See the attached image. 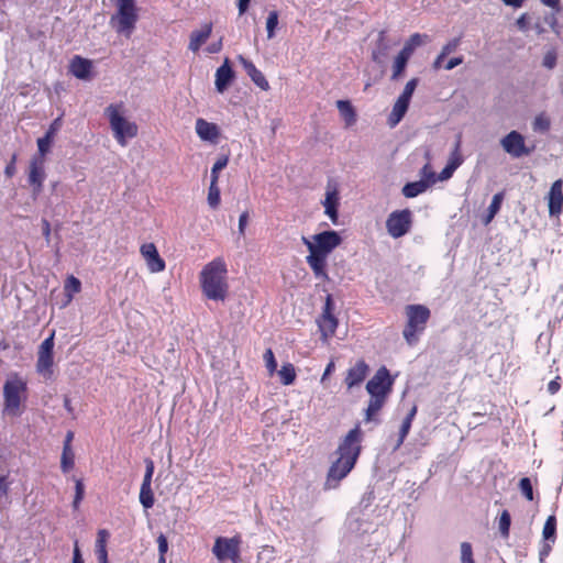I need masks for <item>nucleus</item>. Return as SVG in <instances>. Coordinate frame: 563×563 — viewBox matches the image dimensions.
Returning a JSON list of instances; mask_svg holds the SVG:
<instances>
[{
  "instance_id": "nucleus-1",
  "label": "nucleus",
  "mask_w": 563,
  "mask_h": 563,
  "mask_svg": "<svg viewBox=\"0 0 563 563\" xmlns=\"http://www.w3.org/2000/svg\"><path fill=\"white\" fill-rule=\"evenodd\" d=\"M342 242L341 236L335 231H323L312 235L311 240L302 236V243L307 246L309 255L307 263L318 278H328L325 271L327 258L329 254Z\"/></svg>"
},
{
  "instance_id": "nucleus-2",
  "label": "nucleus",
  "mask_w": 563,
  "mask_h": 563,
  "mask_svg": "<svg viewBox=\"0 0 563 563\" xmlns=\"http://www.w3.org/2000/svg\"><path fill=\"white\" fill-rule=\"evenodd\" d=\"M361 437L360 427H355L349 431L340 443L338 448L339 457L333 462L328 473V486H335L352 471L361 452Z\"/></svg>"
},
{
  "instance_id": "nucleus-3",
  "label": "nucleus",
  "mask_w": 563,
  "mask_h": 563,
  "mask_svg": "<svg viewBox=\"0 0 563 563\" xmlns=\"http://www.w3.org/2000/svg\"><path fill=\"white\" fill-rule=\"evenodd\" d=\"M227 265L220 257L208 263L200 273L202 292L208 299L223 301L229 291Z\"/></svg>"
},
{
  "instance_id": "nucleus-4",
  "label": "nucleus",
  "mask_w": 563,
  "mask_h": 563,
  "mask_svg": "<svg viewBox=\"0 0 563 563\" xmlns=\"http://www.w3.org/2000/svg\"><path fill=\"white\" fill-rule=\"evenodd\" d=\"M26 382L18 374H11L3 385V413L21 416L22 404L26 399Z\"/></svg>"
},
{
  "instance_id": "nucleus-5",
  "label": "nucleus",
  "mask_w": 563,
  "mask_h": 563,
  "mask_svg": "<svg viewBox=\"0 0 563 563\" xmlns=\"http://www.w3.org/2000/svg\"><path fill=\"white\" fill-rule=\"evenodd\" d=\"M106 114L113 135L121 146H125L129 139L136 136L137 125L123 115L122 104H110L106 109Z\"/></svg>"
},
{
  "instance_id": "nucleus-6",
  "label": "nucleus",
  "mask_w": 563,
  "mask_h": 563,
  "mask_svg": "<svg viewBox=\"0 0 563 563\" xmlns=\"http://www.w3.org/2000/svg\"><path fill=\"white\" fill-rule=\"evenodd\" d=\"M117 12L111 16L110 24L117 33L130 37L139 19L134 0H114Z\"/></svg>"
},
{
  "instance_id": "nucleus-7",
  "label": "nucleus",
  "mask_w": 563,
  "mask_h": 563,
  "mask_svg": "<svg viewBox=\"0 0 563 563\" xmlns=\"http://www.w3.org/2000/svg\"><path fill=\"white\" fill-rule=\"evenodd\" d=\"M407 324L404 338L409 345L417 342V334L422 332L430 318V310L423 305H409L406 307Z\"/></svg>"
},
{
  "instance_id": "nucleus-8",
  "label": "nucleus",
  "mask_w": 563,
  "mask_h": 563,
  "mask_svg": "<svg viewBox=\"0 0 563 563\" xmlns=\"http://www.w3.org/2000/svg\"><path fill=\"white\" fill-rule=\"evenodd\" d=\"M240 538H218L214 542L212 552L217 556V559L221 562L230 560L234 563H238L240 560Z\"/></svg>"
},
{
  "instance_id": "nucleus-9",
  "label": "nucleus",
  "mask_w": 563,
  "mask_h": 563,
  "mask_svg": "<svg viewBox=\"0 0 563 563\" xmlns=\"http://www.w3.org/2000/svg\"><path fill=\"white\" fill-rule=\"evenodd\" d=\"M411 224V212L408 209L391 212L386 221V228L390 236L397 239L405 235Z\"/></svg>"
},
{
  "instance_id": "nucleus-10",
  "label": "nucleus",
  "mask_w": 563,
  "mask_h": 563,
  "mask_svg": "<svg viewBox=\"0 0 563 563\" xmlns=\"http://www.w3.org/2000/svg\"><path fill=\"white\" fill-rule=\"evenodd\" d=\"M53 349L54 333H52L41 343L37 351L36 369L44 377H49L52 375V367L54 363Z\"/></svg>"
},
{
  "instance_id": "nucleus-11",
  "label": "nucleus",
  "mask_w": 563,
  "mask_h": 563,
  "mask_svg": "<svg viewBox=\"0 0 563 563\" xmlns=\"http://www.w3.org/2000/svg\"><path fill=\"white\" fill-rule=\"evenodd\" d=\"M503 150L515 158L529 155L532 150L527 147L525 137L517 131H511L500 140Z\"/></svg>"
},
{
  "instance_id": "nucleus-12",
  "label": "nucleus",
  "mask_w": 563,
  "mask_h": 563,
  "mask_svg": "<svg viewBox=\"0 0 563 563\" xmlns=\"http://www.w3.org/2000/svg\"><path fill=\"white\" fill-rule=\"evenodd\" d=\"M393 380L386 367H380L375 375L367 382L366 390L371 396L387 397Z\"/></svg>"
},
{
  "instance_id": "nucleus-13",
  "label": "nucleus",
  "mask_w": 563,
  "mask_h": 563,
  "mask_svg": "<svg viewBox=\"0 0 563 563\" xmlns=\"http://www.w3.org/2000/svg\"><path fill=\"white\" fill-rule=\"evenodd\" d=\"M140 251L151 273H159L165 269V262L153 243L143 244Z\"/></svg>"
},
{
  "instance_id": "nucleus-14",
  "label": "nucleus",
  "mask_w": 563,
  "mask_h": 563,
  "mask_svg": "<svg viewBox=\"0 0 563 563\" xmlns=\"http://www.w3.org/2000/svg\"><path fill=\"white\" fill-rule=\"evenodd\" d=\"M318 324L324 341L334 334L338 327V321L332 314L330 298H328L324 305L323 312L318 321Z\"/></svg>"
},
{
  "instance_id": "nucleus-15",
  "label": "nucleus",
  "mask_w": 563,
  "mask_h": 563,
  "mask_svg": "<svg viewBox=\"0 0 563 563\" xmlns=\"http://www.w3.org/2000/svg\"><path fill=\"white\" fill-rule=\"evenodd\" d=\"M369 371L368 365L363 360H358L352 367L347 369L346 377L344 379L345 385L349 389L358 386L367 376Z\"/></svg>"
},
{
  "instance_id": "nucleus-16",
  "label": "nucleus",
  "mask_w": 563,
  "mask_h": 563,
  "mask_svg": "<svg viewBox=\"0 0 563 563\" xmlns=\"http://www.w3.org/2000/svg\"><path fill=\"white\" fill-rule=\"evenodd\" d=\"M324 213L333 223L338 221L339 192L335 186L328 184L323 200Z\"/></svg>"
},
{
  "instance_id": "nucleus-17",
  "label": "nucleus",
  "mask_w": 563,
  "mask_h": 563,
  "mask_svg": "<svg viewBox=\"0 0 563 563\" xmlns=\"http://www.w3.org/2000/svg\"><path fill=\"white\" fill-rule=\"evenodd\" d=\"M196 133L202 140L216 144L220 132L217 124L206 121L205 119L196 120Z\"/></svg>"
},
{
  "instance_id": "nucleus-18",
  "label": "nucleus",
  "mask_w": 563,
  "mask_h": 563,
  "mask_svg": "<svg viewBox=\"0 0 563 563\" xmlns=\"http://www.w3.org/2000/svg\"><path fill=\"white\" fill-rule=\"evenodd\" d=\"M234 78V71L230 66V62L228 58L224 59V63L217 69L216 71V88L217 91L222 93L227 90L229 85Z\"/></svg>"
},
{
  "instance_id": "nucleus-19",
  "label": "nucleus",
  "mask_w": 563,
  "mask_h": 563,
  "mask_svg": "<svg viewBox=\"0 0 563 563\" xmlns=\"http://www.w3.org/2000/svg\"><path fill=\"white\" fill-rule=\"evenodd\" d=\"M239 60L242 64L246 74L250 76V78L257 87H260L263 90H267L269 88L268 81L266 80L262 71H260L251 60L244 58L242 55L239 56Z\"/></svg>"
},
{
  "instance_id": "nucleus-20",
  "label": "nucleus",
  "mask_w": 563,
  "mask_h": 563,
  "mask_svg": "<svg viewBox=\"0 0 563 563\" xmlns=\"http://www.w3.org/2000/svg\"><path fill=\"white\" fill-rule=\"evenodd\" d=\"M563 203V187L562 181L556 180L549 192V212L551 216L559 214L562 210Z\"/></svg>"
},
{
  "instance_id": "nucleus-21",
  "label": "nucleus",
  "mask_w": 563,
  "mask_h": 563,
  "mask_svg": "<svg viewBox=\"0 0 563 563\" xmlns=\"http://www.w3.org/2000/svg\"><path fill=\"white\" fill-rule=\"evenodd\" d=\"M92 68V63L89 59L80 56H75L70 60L69 70L78 79H88Z\"/></svg>"
},
{
  "instance_id": "nucleus-22",
  "label": "nucleus",
  "mask_w": 563,
  "mask_h": 563,
  "mask_svg": "<svg viewBox=\"0 0 563 563\" xmlns=\"http://www.w3.org/2000/svg\"><path fill=\"white\" fill-rule=\"evenodd\" d=\"M212 31L211 23H205L200 30L194 31L190 35L189 49L197 52L200 46L208 40Z\"/></svg>"
},
{
  "instance_id": "nucleus-23",
  "label": "nucleus",
  "mask_w": 563,
  "mask_h": 563,
  "mask_svg": "<svg viewBox=\"0 0 563 563\" xmlns=\"http://www.w3.org/2000/svg\"><path fill=\"white\" fill-rule=\"evenodd\" d=\"M45 178L42 162L33 159L30 165L29 181L34 186V192L38 194L42 189V184Z\"/></svg>"
},
{
  "instance_id": "nucleus-24",
  "label": "nucleus",
  "mask_w": 563,
  "mask_h": 563,
  "mask_svg": "<svg viewBox=\"0 0 563 563\" xmlns=\"http://www.w3.org/2000/svg\"><path fill=\"white\" fill-rule=\"evenodd\" d=\"M390 47V44L385 38V32H380L376 42V46L372 53L373 60L378 64H384Z\"/></svg>"
},
{
  "instance_id": "nucleus-25",
  "label": "nucleus",
  "mask_w": 563,
  "mask_h": 563,
  "mask_svg": "<svg viewBox=\"0 0 563 563\" xmlns=\"http://www.w3.org/2000/svg\"><path fill=\"white\" fill-rule=\"evenodd\" d=\"M408 107H409L408 101H405L399 98L396 100V102L393 107V110L388 117V124L390 128L396 126L401 121V119L404 118V115L406 114V112L408 110Z\"/></svg>"
},
{
  "instance_id": "nucleus-26",
  "label": "nucleus",
  "mask_w": 563,
  "mask_h": 563,
  "mask_svg": "<svg viewBox=\"0 0 563 563\" xmlns=\"http://www.w3.org/2000/svg\"><path fill=\"white\" fill-rule=\"evenodd\" d=\"M109 536L110 534L106 529H101L98 531L95 552L99 563H104L106 559H108L107 541L109 539Z\"/></svg>"
},
{
  "instance_id": "nucleus-27",
  "label": "nucleus",
  "mask_w": 563,
  "mask_h": 563,
  "mask_svg": "<svg viewBox=\"0 0 563 563\" xmlns=\"http://www.w3.org/2000/svg\"><path fill=\"white\" fill-rule=\"evenodd\" d=\"M430 186H428V181L418 180L413 183H408L402 187V195L406 198H415L420 194H423Z\"/></svg>"
},
{
  "instance_id": "nucleus-28",
  "label": "nucleus",
  "mask_w": 563,
  "mask_h": 563,
  "mask_svg": "<svg viewBox=\"0 0 563 563\" xmlns=\"http://www.w3.org/2000/svg\"><path fill=\"white\" fill-rule=\"evenodd\" d=\"M336 108H338L341 117L344 119L346 125H352L355 123L356 114H355V111L350 101L338 100Z\"/></svg>"
},
{
  "instance_id": "nucleus-29",
  "label": "nucleus",
  "mask_w": 563,
  "mask_h": 563,
  "mask_svg": "<svg viewBox=\"0 0 563 563\" xmlns=\"http://www.w3.org/2000/svg\"><path fill=\"white\" fill-rule=\"evenodd\" d=\"M503 200H504L503 192H498V194L494 195L492 202L488 207L487 214L483 219V223L485 225L489 224L493 221V219L495 218V216L498 213V211L500 210Z\"/></svg>"
},
{
  "instance_id": "nucleus-30",
  "label": "nucleus",
  "mask_w": 563,
  "mask_h": 563,
  "mask_svg": "<svg viewBox=\"0 0 563 563\" xmlns=\"http://www.w3.org/2000/svg\"><path fill=\"white\" fill-rule=\"evenodd\" d=\"M386 401V397L382 396H371L368 401V406L366 409V421H371L373 416H375L384 406Z\"/></svg>"
},
{
  "instance_id": "nucleus-31",
  "label": "nucleus",
  "mask_w": 563,
  "mask_h": 563,
  "mask_svg": "<svg viewBox=\"0 0 563 563\" xmlns=\"http://www.w3.org/2000/svg\"><path fill=\"white\" fill-rule=\"evenodd\" d=\"M278 375L283 385H291L296 379V369L292 364L287 363L278 371Z\"/></svg>"
},
{
  "instance_id": "nucleus-32",
  "label": "nucleus",
  "mask_w": 563,
  "mask_h": 563,
  "mask_svg": "<svg viewBox=\"0 0 563 563\" xmlns=\"http://www.w3.org/2000/svg\"><path fill=\"white\" fill-rule=\"evenodd\" d=\"M424 155H426V158L428 162L420 170V176H421L420 180H426V181H428V186H431V185L435 184L437 176H435V173L432 170V167L430 164V152L427 151Z\"/></svg>"
},
{
  "instance_id": "nucleus-33",
  "label": "nucleus",
  "mask_w": 563,
  "mask_h": 563,
  "mask_svg": "<svg viewBox=\"0 0 563 563\" xmlns=\"http://www.w3.org/2000/svg\"><path fill=\"white\" fill-rule=\"evenodd\" d=\"M140 503L145 509L152 508L154 505V495L151 485H141Z\"/></svg>"
},
{
  "instance_id": "nucleus-34",
  "label": "nucleus",
  "mask_w": 563,
  "mask_h": 563,
  "mask_svg": "<svg viewBox=\"0 0 563 563\" xmlns=\"http://www.w3.org/2000/svg\"><path fill=\"white\" fill-rule=\"evenodd\" d=\"M74 457L75 456L71 446L64 445L60 461V467L63 472L67 473L69 470L74 467Z\"/></svg>"
},
{
  "instance_id": "nucleus-35",
  "label": "nucleus",
  "mask_w": 563,
  "mask_h": 563,
  "mask_svg": "<svg viewBox=\"0 0 563 563\" xmlns=\"http://www.w3.org/2000/svg\"><path fill=\"white\" fill-rule=\"evenodd\" d=\"M555 531H556V519L554 516H550L543 526L542 536L545 540L553 542L555 539Z\"/></svg>"
},
{
  "instance_id": "nucleus-36",
  "label": "nucleus",
  "mask_w": 563,
  "mask_h": 563,
  "mask_svg": "<svg viewBox=\"0 0 563 563\" xmlns=\"http://www.w3.org/2000/svg\"><path fill=\"white\" fill-rule=\"evenodd\" d=\"M216 180H211L209 192H208V203L211 208H217L220 202V189L217 186Z\"/></svg>"
},
{
  "instance_id": "nucleus-37",
  "label": "nucleus",
  "mask_w": 563,
  "mask_h": 563,
  "mask_svg": "<svg viewBox=\"0 0 563 563\" xmlns=\"http://www.w3.org/2000/svg\"><path fill=\"white\" fill-rule=\"evenodd\" d=\"M81 284L79 279L74 276H69L65 283V291L68 296V301L71 300L73 295L80 291Z\"/></svg>"
},
{
  "instance_id": "nucleus-38",
  "label": "nucleus",
  "mask_w": 563,
  "mask_h": 563,
  "mask_svg": "<svg viewBox=\"0 0 563 563\" xmlns=\"http://www.w3.org/2000/svg\"><path fill=\"white\" fill-rule=\"evenodd\" d=\"M277 25H278V12L271 11L266 19V31H267V37L269 40L275 36V30H276Z\"/></svg>"
},
{
  "instance_id": "nucleus-39",
  "label": "nucleus",
  "mask_w": 563,
  "mask_h": 563,
  "mask_svg": "<svg viewBox=\"0 0 563 563\" xmlns=\"http://www.w3.org/2000/svg\"><path fill=\"white\" fill-rule=\"evenodd\" d=\"M558 53L554 48L547 51L543 55L542 66L548 69H553L556 66Z\"/></svg>"
},
{
  "instance_id": "nucleus-40",
  "label": "nucleus",
  "mask_w": 563,
  "mask_h": 563,
  "mask_svg": "<svg viewBox=\"0 0 563 563\" xmlns=\"http://www.w3.org/2000/svg\"><path fill=\"white\" fill-rule=\"evenodd\" d=\"M53 141V132H46L43 137L37 140V147L41 155H45L51 147Z\"/></svg>"
},
{
  "instance_id": "nucleus-41",
  "label": "nucleus",
  "mask_w": 563,
  "mask_h": 563,
  "mask_svg": "<svg viewBox=\"0 0 563 563\" xmlns=\"http://www.w3.org/2000/svg\"><path fill=\"white\" fill-rule=\"evenodd\" d=\"M417 85H418V79H417V78H412V79H410V80L406 84V86H405V88H404V90H402L401 95H400L398 98H399V99H402V100H405V101L410 102V99H411V97H412V95H413V92H415V89H416Z\"/></svg>"
},
{
  "instance_id": "nucleus-42",
  "label": "nucleus",
  "mask_w": 563,
  "mask_h": 563,
  "mask_svg": "<svg viewBox=\"0 0 563 563\" xmlns=\"http://www.w3.org/2000/svg\"><path fill=\"white\" fill-rule=\"evenodd\" d=\"M510 521L511 519L509 512L504 510L499 518V531L505 538L509 536Z\"/></svg>"
},
{
  "instance_id": "nucleus-43",
  "label": "nucleus",
  "mask_w": 563,
  "mask_h": 563,
  "mask_svg": "<svg viewBox=\"0 0 563 563\" xmlns=\"http://www.w3.org/2000/svg\"><path fill=\"white\" fill-rule=\"evenodd\" d=\"M265 366L269 373V375H273L276 372L277 363L274 356V353L271 349L266 350L263 355Z\"/></svg>"
},
{
  "instance_id": "nucleus-44",
  "label": "nucleus",
  "mask_w": 563,
  "mask_h": 563,
  "mask_svg": "<svg viewBox=\"0 0 563 563\" xmlns=\"http://www.w3.org/2000/svg\"><path fill=\"white\" fill-rule=\"evenodd\" d=\"M461 563H475L472 545L468 542L461 543Z\"/></svg>"
},
{
  "instance_id": "nucleus-45",
  "label": "nucleus",
  "mask_w": 563,
  "mask_h": 563,
  "mask_svg": "<svg viewBox=\"0 0 563 563\" xmlns=\"http://www.w3.org/2000/svg\"><path fill=\"white\" fill-rule=\"evenodd\" d=\"M519 488L528 500H533V489L530 478L523 477L519 482Z\"/></svg>"
},
{
  "instance_id": "nucleus-46",
  "label": "nucleus",
  "mask_w": 563,
  "mask_h": 563,
  "mask_svg": "<svg viewBox=\"0 0 563 563\" xmlns=\"http://www.w3.org/2000/svg\"><path fill=\"white\" fill-rule=\"evenodd\" d=\"M408 60L404 57H399L398 55L395 58L394 65H393V79H396L406 68Z\"/></svg>"
},
{
  "instance_id": "nucleus-47",
  "label": "nucleus",
  "mask_w": 563,
  "mask_h": 563,
  "mask_svg": "<svg viewBox=\"0 0 563 563\" xmlns=\"http://www.w3.org/2000/svg\"><path fill=\"white\" fill-rule=\"evenodd\" d=\"M228 165V157H221L219 158L212 166L211 168V180H216L218 181V174L220 170H222L223 168H225V166Z\"/></svg>"
},
{
  "instance_id": "nucleus-48",
  "label": "nucleus",
  "mask_w": 563,
  "mask_h": 563,
  "mask_svg": "<svg viewBox=\"0 0 563 563\" xmlns=\"http://www.w3.org/2000/svg\"><path fill=\"white\" fill-rule=\"evenodd\" d=\"M532 125L536 131H548L550 128V120L543 115H538Z\"/></svg>"
},
{
  "instance_id": "nucleus-49",
  "label": "nucleus",
  "mask_w": 563,
  "mask_h": 563,
  "mask_svg": "<svg viewBox=\"0 0 563 563\" xmlns=\"http://www.w3.org/2000/svg\"><path fill=\"white\" fill-rule=\"evenodd\" d=\"M145 474L142 484L143 485H151L152 483V476L154 473V462L150 459L145 460Z\"/></svg>"
},
{
  "instance_id": "nucleus-50",
  "label": "nucleus",
  "mask_w": 563,
  "mask_h": 563,
  "mask_svg": "<svg viewBox=\"0 0 563 563\" xmlns=\"http://www.w3.org/2000/svg\"><path fill=\"white\" fill-rule=\"evenodd\" d=\"M411 422L412 421H410V420L404 419L400 430H399V439H398L396 448H399L402 444L405 438L407 437V434L410 431Z\"/></svg>"
},
{
  "instance_id": "nucleus-51",
  "label": "nucleus",
  "mask_w": 563,
  "mask_h": 563,
  "mask_svg": "<svg viewBox=\"0 0 563 563\" xmlns=\"http://www.w3.org/2000/svg\"><path fill=\"white\" fill-rule=\"evenodd\" d=\"M463 161L464 158L461 152L452 151L449 156L448 164L457 169L463 164Z\"/></svg>"
},
{
  "instance_id": "nucleus-52",
  "label": "nucleus",
  "mask_w": 563,
  "mask_h": 563,
  "mask_svg": "<svg viewBox=\"0 0 563 563\" xmlns=\"http://www.w3.org/2000/svg\"><path fill=\"white\" fill-rule=\"evenodd\" d=\"M460 44V40L459 38H454L450 42H448L441 49V57H445L448 56L449 54L453 53L456 51L457 46Z\"/></svg>"
},
{
  "instance_id": "nucleus-53",
  "label": "nucleus",
  "mask_w": 563,
  "mask_h": 563,
  "mask_svg": "<svg viewBox=\"0 0 563 563\" xmlns=\"http://www.w3.org/2000/svg\"><path fill=\"white\" fill-rule=\"evenodd\" d=\"M456 169L446 163V166L438 175L437 180L445 181L450 179Z\"/></svg>"
},
{
  "instance_id": "nucleus-54",
  "label": "nucleus",
  "mask_w": 563,
  "mask_h": 563,
  "mask_svg": "<svg viewBox=\"0 0 563 563\" xmlns=\"http://www.w3.org/2000/svg\"><path fill=\"white\" fill-rule=\"evenodd\" d=\"M84 497V484L80 479H77L76 481V494H75V499H74V507L77 508L78 507V504L81 501Z\"/></svg>"
},
{
  "instance_id": "nucleus-55",
  "label": "nucleus",
  "mask_w": 563,
  "mask_h": 563,
  "mask_svg": "<svg viewBox=\"0 0 563 563\" xmlns=\"http://www.w3.org/2000/svg\"><path fill=\"white\" fill-rule=\"evenodd\" d=\"M423 37H427V36L421 35L419 33H415L409 37V40L406 42V44L415 51L416 47H418L422 44Z\"/></svg>"
},
{
  "instance_id": "nucleus-56",
  "label": "nucleus",
  "mask_w": 563,
  "mask_h": 563,
  "mask_svg": "<svg viewBox=\"0 0 563 563\" xmlns=\"http://www.w3.org/2000/svg\"><path fill=\"white\" fill-rule=\"evenodd\" d=\"M158 553L165 555L168 550V541L164 534H159L157 538Z\"/></svg>"
},
{
  "instance_id": "nucleus-57",
  "label": "nucleus",
  "mask_w": 563,
  "mask_h": 563,
  "mask_svg": "<svg viewBox=\"0 0 563 563\" xmlns=\"http://www.w3.org/2000/svg\"><path fill=\"white\" fill-rule=\"evenodd\" d=\"M8 492H9L8 477L4 475H0V499L5 497Z\"/></svg>"
},
{
  "instance_id": "nucleus-58",
  "label": "nucleus",
  "mask_w": 563,
  "mask_h": 563,
  "mask_svg": "<svg viewBox=\"0 0 563 563\" xmlns=\"http://www.w3.org/2000/svg\"><path fill=\"white\" fill-rule=\"evenodd\" d=\"M247 220H249V212L247 211H244L240 218H239V231L241 234L244 233V230H245V227L247 224Z\"/></svg>"
},
{
  "instance_id": "nucleus-59",
  "label": "nucleus",
  "mask_w": 563,
  "mask_h": 563,
  "mask_svg": "<svg viewBox=\"0 0 563 563\" xmlns=\"http://www.w3.org/2000/svg\"><path fill=\"white\" fill-rule=\"evenodd\" d=\"M73 563H84V560H82V556H81V553H80V550L78 547V541H75V544H74Z\"/></svg>"
},
{
  "instance_id": "nucleus-60",
  "label": "nucleus",
  "mask_w": 563,
  "mask_h": 563,
  "mask_svg": "<svg viewBox=\"0 0 563 563\" xmlns=\"http://www.w3.org/2000/svg\"><path fill=\"white\" fill-rule=\"evenodd\" d=\"M559 378L560 377H556L555 379L551 380L548 384V391H549V394L554 395V394H556L560 390L561 385L559 383Z\"/></svg>"
},
{
  "instance_id": "nucleus-61",
  "label": "nucleus",
  "mask_w": 563,
  "mask_h": 563,
  "mask_svg": "<svg viewBox=\"0 0 563 563\" xmlns=\"http://www.w3.org/2000/svg\"><path fill=\"white\" fill-rule=\"evenodd\" d=\"M462 63H463V57H461V56H460V57H453V58H451V59L446 63V65L444 66V68H445L446 70H451V69L455 68L456 66L461 65Z\"/></svg>"
},
{
  "instance_id": "nucleus-62",
  "label": "nucleus",
  "mask_w": 563,
  "mask_h": 563,
  "mask_svg": "<svg viewBox=\"0 0 563 563\" xmlns=\"http://www.w3.org/2000/svg\"><path fill=\"white\" fill-rule=\"evenodd\" d=\"M334 368H335L334 361H333V360H331V361L328 363V365H327V367H325V369H324V372H323V375H322V377H321V383H324V382H325V379L328 378V376H329V375H331V374H332V372L334 371Z\"/></svg>"
},
{
  "instance_id": "nucleus-63",
  "label": "nucleus",
  "mask_w": 563,
  "mask_h": 563,
  "mask_svg": "<svg viewBox=\"0 0 563 563\" xmlns=\"http://www.w3.org/2000/svg\"><path fill=\"white\" fill-rule=\"evenodd\" d=\"M42 225H43V234L45 236V240H46L47 243H49V239H51V225H49V222L46 219H43L42 220Z\"/></svg>"
},
{
  "instance_id": "nucleus-64",
  "label": "nucleus",
  "mask_w": 563,
  "mask_h": 563,
  "mask_svg": "<svg viewBox=\"0 0 563 563\" xmlns=\"http://www.w3.org/2000/svg\"><path fill=\"white\" fill-rule=\"evenodd\" d=\"M412 53H413V49L410 46H408L407 44H405L402 49L399 52L398 56L404 57L405 59L409 60Z\"/></svg>"
}]
</instances>
